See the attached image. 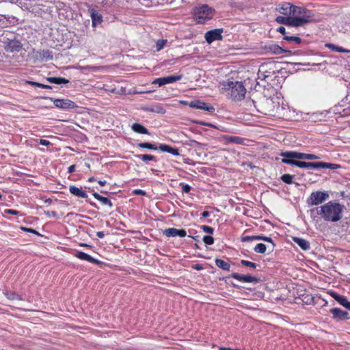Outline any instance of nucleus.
Returning a JSON list of instances; mask_svg holds the SVG:
<instances>
[{"instance_id": "obj_22", "label": "nucleus", "mask_w": 350, "mask_h": 350, "mask_svg": "<svg viewBox=\"0 0 350 350\" xmlns=\"http://www.w3.org/2000/svg\"><path fill=\"white\" fill-rule=\"evenodd\" d=\"M332 295L342 306H343L347 309L350 310V302L347 300V299L345 297L338 295L336 293H332Z\"/></svg>"}, {"instance_id": "obj_42", "label": "nucleus", "mask_w": 350, "mask_h": 350, "mask_svg": "<svg viewBox=\"0 0 350 350\" xmlns=\"http://www.w3.org/2000/svg\"><path fill=\"white\" fill-rule=\"evenodd\" d=\"M180 186L182 188V192L183 193H188L190 192L191 189V187L190 185H187V184H185L183 183H180Z\"/></svg>"}, {"instance_id": "obj_21", "label": "nucleus", "mask_w": 350, "mask_h": 350, "mask_svg": "<svg viewBox=\"0 0 350 350\" xmlns=\"http://www.w3.org/2000/svg\"><path fill=\"white\" fill-rule=\"evenodd\" d=\"M3 295L8 299L11 300V301H14V300L23 301V298L22 297V296L14 291H4Z\"/></svg>"}, {"instance_id": "obj_57", "label": "nucleus", "mask_w": 350, "mask_h": 350, "mask_svg": "<svg viewBox=\"0 0 350 350\" xmlns=\"http://www.w3.org/2000/svg\"><path fill=\"white\" fill-rule=\"evenodd\" d=\"M42 88L43 89H51L52 88L51 85L43 84Z\"/></svg>"}, {"instance_id": "obj_40", "label": "nucleus", "mask_w": 350, "mask_h": 350, "mask_svg": "<svg viewBox=\"0 0 350 350\" xmlns=\"http://www.w3.org/2000/svg\"><path fill=\"white\" fill-rule=\"evenodd\" d=\"M206 245H213L214 243V238L212 236L205 235L202 239Z\"/></svg>"}, {"instance_id": "obj_59", "label": "nucleus", "mask_w": 350, "mask_h": 350, "mask_svg": "<svg viewBox=\"0 0 350 350\" xmlns=\"http://www.w3.org/2000/svg\"><path fill=\"white\" fill-rule=\"evenodd\" d=\"M81 245H82V246H84V247H90V245H87V244H82Z\"/></svg>"}, {"instance_id": "obj_41", "label": "nucleus", "mask_w": 350, "mask_h": 350, "mask_svg": "<svg viewBox=\"0 0 350 350\" xmlns=\"http://www.w3.org/2000/svg\"><path fill=\"white\" fill-rule=\"evenodd\" d=\"M20 228L23 232H30V233L36 234L38 236H40V234L38 232H37L36 230L33 229V228H27V227H24V226H21Z\"/></svg>"}, {"instance_id": "obj_12", "label": "nucleus", "mask_w": 350, "mask_h": 350, "mask_svg": "<svg viewBox=\"0 0 350 350\" xmlns=\"http://www.w3.org/2000/svg\"><path fill=\"white\" fill-rule=\"evenodd\" d=\"M54 105L59 109H73L75 107V103L69 99H53Z\"/></svg>"}, {"instance_id": "obj_51", "label": "nucleus", "mask_w": 350, "mask_h": 350, "mask_svg": "<svg viewBox=\"0 0 350 350\" xmlns=\"http://www.w3.org/2000/svg\"><path fill=\"white\" fill-rule=\"evenodd\" d=\"M277 31L282 33V35H284V36H286V29L284 27L280 26V27L278 28Z\"/></svg>"}, {"instance_id": "obj_56", "label": "nucleus", "mask_w": 350, "mask_h": 350, "mask_svg": "<svg viewBox=\"0 0 350 350\" xmlns=\"http://www.w3.org/2000/svg\"><path fill=\"white\" fill-rule=\"evenodd\" d=\"M98 183L100 185V186H105L106 184H107V182L105 180H98Z\"/></svg>"}, {"instance_id": "obj_43", "label": "nucleus", "mask_w": 350, "mask_h": 350, "mask_svg": "<svg viewBox=\"0 0 350 350\" xmlns=\"http://www.w3.org/2000/svg\"><path fill=\"white\" fill-rule=\"evenodd\" d=\"M167 42V40H159L157 42V51H160L161 50L164 46L165 45Z\"/></svg>"}, {"instance_id": "obj_30", "label": "nucleus", "mask_w": 350, "mask_h": 350, "mask_svg": "<svg viewBox=\"0 0 350 350\" xmlns=\"http://www.w3.org/2000/svg\"><path fill=\"white\" fill-rule=\"evenodd\" d=\"M256 240H262L265 242L269 243L271 245V250L273 251L275 247V243L273 241L272 238L269 237H266L262 234L260 235H256Z\"/></svg>"}, {"instance_id": "obj_52", "label": "nucleus", "mask_w": 350, "mask_h": 350, "mask_svg": "<svg viewBox=\"0 0 350 350\" xmlns=\"http://www.w3.org/2000/svg\"><path fill=\"white\" fill-rule=\"evenodd\" d=\"M75 170H76V165H71L68 168V173L72 174L74 172H75Z\"/></svg>"}, {"instance_id": "obj_33", "label": "nucleus", "mask_w": 350, "mask_h": 350, "mask_svg": "<svg viewBox=\"0 0 350 350\" xmlns=\"http://www.w3.org/2000/svg\"><path fill=\"white\" fill-rule=\"evenodd\" d=\"M267 250V246L264 243H258L254 247V251L258 254H265Z\"/></svg>"}, {"instance_id": "obj_11", "label": "nucleus", "mask_w": 350, "mask_h": 350, "mask_svg": "<svg viewBox=\"0 0 350 350\" xmlns=\"http://www.w3.org/2000/svg\"><path fill=\"white\" fill-rule=\"evenodd\" d=\"M189 106L194 109H202L211 113L215 111V108L213 107V106L208 105L206 103L199 100H196L190 102Z\"/></svg>"}, {"instance_id": "obj_35", "label": "nucleus", "mask_w": 350, "mask_h": 350, "mask_svg": "<svg viewBox=\"0 0 350 350\" xmlns=\"http://www.w3.org/2000/svg\"><path fill=\"white\" fill-rule=\"evenodd\" d=\"M293 177L294 176L293 175H291V174H284L281 176L280 179L284 183L290 185V184H292L293 183Z\"/></svg>"}, {"instance_id": "obj_15", "label": "nucleus", "mask_w": 350, "mask_h": 350, "mask_svg": "<svg viewBox=\"0 0 350 350\" xmlns=\"http://www.w3.org/2000/svg\"><path fill=\"white\" fill-rule=\"evenodd\" d=\"M330 313L333 314V319L336 320H347L349 319V314L347 312L341 310L340 308H334L329 310Z\"/></svg>"}, {"instance_id": "obj_45", "label": "nucleus", "mask_w": 350, "mask_h": 350, "mask_svg": "<svg viewBox=\"0 0 350 350\" xmlns=\"http://www.w3.org/2000/svg\"><path fill=\"white\" fill-rule=\"evenodd\" d=\"M256 240V235L253 236H243L241 237L242 242H250Z\"/></svg>"}, {"instance_id": "obj_29", "label": "nucleus", "mask_w": 350, "mask_h": 350, "mask_svg": "<svg viewBox=\"0 0 350 350\" xmlns=\"http://www.w3.org/2000/svg\"><path fill=\"white\" fill-rule=\"evenodd\" d=\"M215 265L220 269L224 271H229L230 268V265L221 259L216 258L215 260Z\"/></svg>"}, {"instance_id": "obj_60", "label": "nucleus", "mask_w": 350, "mask_h": 350, "mask_svg": "<svg viewBox=\"0 0 350 350\" xmlns=\"http://www.w3.org/2000/svg\"><path fill=\"white\" fill-rule=\"evenodd\" d=\"M81 245H82V246H84V247H90V245H87V244H82Z\"/></svg>"}, {"instance_id": "obj_2", "label": "nucleus", "mask_w": 350, "mask_h": 350, "mask_svg": "<svg viewBox=\"0 0 350 350\" xmlns=\"http://www.w3.org/2000/svg\"><path fill=\"white\" fill-rule=\"evenodd\" d=\"M312 216H320L326 221L336 222L342 217L343 206L338 202H328L310 210Z\"/></svg>"}, {"instance_id": "obj_38", "label": "nucleus", "mask_w": 350, "mask_h": 350, "mask_svg": "<svg viewBox=\"0 0 350 350\" xmlns=\"http://www.w3.org/2000/svg\"><path fill=\"white\" fill-rule=\"evenodd\" d=\"M150 111L152 112H156V113H160V114H164L166 111L165 109L161 105H157V106L154 107L153 108H151L150 109Z\"/></svg>"}, {"instance_id": "obj_18", "label": "nucleus", "mask_w": 350, "mask_h": 350, "mask_svg": "<svg viewBox=\"0 0 350 350\" xmlns=\"http://www.w3.org/2000/svg\"><path fill=\"white\" fill-rule=\"evenodd\" d=\"M159 149L162 152H166L174 156H178L180 154L178 148L172 147L165 144H161L159 146Z\"/></svg>"}, {"instance_id": "obj_20", "label": "nucleus", "mask_w": 350, "mask_h": 350, "mask_svg": "<svg viewBox=\"0 0 350 350\" xmlns=\"http://www.w3.org/2000/svg\"><path fill=\"white\" fill-rule=\"evenodd\" d=\"M293 241L297 243L303 250L307 251L310 248V245L308 241L299 238V237H293Z\"/></svg>"}, {"instance_id": "obj_39", "label": "nucleus", "mask_w": 350, "mask_h": 350, "mask_svg": "<svg viewBox=\"0 0 350 350\" xmlns=\"http://www.w3.org/2000/svg\"><path fill=\"white\" fill-rule=\"evenodd\" d=\"M284 39L288 42H295L297 44H300L301 42V39L297 36H284Z\"/></svg>"}, {"instance_id": "obj_17", "label": "nucleus", "mask_w": 350, "mask_h": 350, "mask_svg": "<svg viewBox=\"0 0 350 350\" xmlns=\"http://www.w3.org/2000/svg\"><path fill=\"white\" fill-rule=\"evenodd\" d=\"M75 256L80 260H86L97 265H101L103 264V262L98 260V259L94 258L90 255L83 252H77L75 254Z\"/></svg>"}, {"instance_id": "obj_50", "label": "nucleus", "mask_w": 350, "mask_h": 350, "mask_svg": "<svg viewBox=\"0 0 350 350\" xmlns=\"http://www.w3.org/2000/svg\"><path fill=\"white\" fill-rule=\"evenodd\" d=\"M29 83L33 86L38 87V88H42V86H43L42 83H40L38 82L29 81Z\"/></svg>"}, {"instance_id": "obj_32", "label": "nucleus", "mask_w": 350, "mask_h": 350, "mask_svg": "<svg viewBox=\"0 0 350 350\" xmlns=\"http://www.w3.org/2000/svg\"><path fill=\"white\" fill-rule=\"evenodd\" d=\"M135 157L141 159L144 162H148L149 161H154L156 162L157 161L154 156L151 155V154H137V155H135Z\"/></svg>"}, {"instance_id": "obj_24", "label": "nucleus", "mask_w": 350, "mask_h": 350, "mask_svg": "<svg viewBox=\"0 0 350 350\" xmlns=\"http://www.w3.org/2000/svg\"><path fill=\"white\" fill-rule=\"evenodd\" d=\"M131 129L137 133L146 135L149 134L148 130L139 123H133L131 125Z\"/></svg>"}, {"instance_id": "obj_46", "label": "nucleus", "mask_w": 350, "mask_h": 350, "mask_svg": "<svg viewBox=\"0 0 350 350\" xmlns=\"http://www.w3.org/2000/svg\"><path fill=\"white\" fill-rule=\"evenodd\" d=\"M132 193L133 195L146 196V192L145 191L139 189H134L132 191Z\"/></svg>"}, {"instance_id": "obj_13", "label": "nucleus", "mask_w": 350, "mask_h": 350, "mask_svg": "<svg viewBox=\"0 0 350 350\" xmlns=\"http://www.w3.org/2000/svg\"><path fill=\"white\" fill-rule=\"evenodd\" d=\"M231 277L242 282L258 283L259 279L250 275H241L238 273H232Z\"/></svg>"}, {"instance_id": "obj_61", "label": "nucleus", "mask_w": 350, "mask_h": 350, "mask_svg": "<svg viewBox=\"0 0 350 350\" xmlns=\"http://www.w3.org/2000/svg\"><path fill=\"white\" fill-rule=\"evenodd\" d=\"M194 143H195L196 144H198V145L199 144V143H198V142H196V141H194Z\"/></svg>"}, {"instance_id": "obj_48", "label": "nucleus", "mask_w": 350, "mask_h": 350, "mask_svg": "<svg viewBox=\"0 0 350 350\" xmlns=\"http://www.w3.org/2000/svg\"><path fill=\"white\" fill-rule=\"evenodd\" d=\"M4 213H7V214L14 215H18L20 214L19 211H18L16 210H14V209H5L4 211Z\"/></svg>"}, {"instance_id": "obj_26", "label": "nucleus", "mask_w": 350, "mask_h": 350, "mask_svg": "<svg viewBox=\"0 0 350 350\" xmlns=\"http://www.w3.org/2000/svg\"><path fill=\"white\" fill-rule=\"evenodd\" d=\"M40 57L45 61L52 60L53 58V52L49 49H44L38 52Z\"/></svg>"}, {"instance_id": "obj_10", "label": "nucleus", "mask_w": 350, "mask_h": 350, "mask_svg": "<svg viewBox=\"0 0 350 350\" xmlns=\"http://www.w3.org/2000/svg\"><path fill=\"white\" fill-rule=\"evenodd\" d=\"M280 156L283 157L282 159V163L288 165H290L288 162L289 161H297L296 159H301V152L295 151L282 152L280 153Z\"/></svg>"}, {"instance_id": "obj_6", "label": "nucleus", "mask_w": 350, "mask_h": 350, "mask_svg": "<svg viewBox=\"0 0 350 350\" xmlns=\"http://www.w3.org/2000/svg\"><path fill=\"white\" fill-rule=\"evenodd\" d=\"M275 74V64L273 63L262 64L258 69V79L267 80Z\"/></svg>"}, {"instance_id": "obj_58", "label": "nucleus", "mask_w": 350, "mask_h": 350, "mask_svg": "<svg viewBox=\"0 0 350 350\" xmlns=\"http://www.w3.org/2000/svg\"><path fill=\"white\" fill-rule=\"evenodd\" d=\"M94 180H95V178L94 177H90V178H88V182H90V183H92V182H93Z\"/></svg>"}, {"instance_id": "obj_7", "label": "nucleus", "mask_w": 350, "mask_h": 350, "mask_svg": "<svg viewBox=\"0 0 350 350\" xmlns=\"http://www.w3.org/2000/svg\"><path fill=\"white\" fill-rule=\"evenodd\" d=\"M329 198V194L326 191H314L312 192L310 197L307 199V203L309 206L319 205Z\"/></svg>"}, {"instance_id": "obj_19", "label": "nucleus", "mask_w": 350, "mask_h": 350, "mask_svg": "<svg viewBox=\"0 0 350 350\" xmlns=\"http://www.w3.org/2000/svg\"><path fill=\"white\" fill-rule=\"evenodd\" d=\"M69 191L72 195L77 197L83 198H87L88 197L87 193L85 191H83L81 188H79L75 185L70 186Z\"/></svg>"}, {"instance_id": "obj_54", "label": "nucleus", "mask_w": 350, "mask_h": 350, "mask_svg": "<svg viewBox=\"0 0 350 350\" xmlns=\"http://www.w3.org/2000/svg\"><path fill=\"white\" fill-rule=\"evenodd\" d=\"M96 236L100 239H103L105 237V233L103 231H99L96 232Z\"/></svg>"}, {"instance_id": "obj_31", "label": "nucleus", "mask_w": 350, "mask_h": 350, "mask_svg": "<svg viewBox=\"0 0 350 350\" xmlns=\"http://www.w3.org/2000/svg\"><path fill=\"white\" fill-rule=\"evenodd\" d=\"M137 146L138 148H147L153 150H157L159 149V147L157 145L148 142H141L137 144Z\"/></svg>"}, {"instance_id": "obj_9", "label": "nucleus", "mask_w": 350, "mask_h": 350, "mask_svg": "<svg viewBox=\"0 0 350 350\" xmlns=\"http://www.w3.org/2000/svg\"><path fill=\"white\" fill-rule=\"evenodd\" d=\"M183 78L182 75H171L165 77L157 78L152 81V84L162 86L165 84L172 83L180 80Z\"/></svg>"}, {"instance_id": "obj_47", "label": "nucleus", "mask_w": 350, "mask_h": 350, "mask_svg": "<svg viewBox=\"0 0 350 350\" xmlns=\"http://www.w3.org/2000/svg\"><path fill=\"white\" fill-rule=\"evenodd\" d=\"M107 92H111V93H118V91H116V88H108L107 85H104L103 87L101 88Z\"/></svg>"}, {"instance_id": "obj_49", "label": "nucleus", "mask_w": 350, "mask_h": 350, "mask_svg": "<svg viewBox=\"0 0 350 350\" xmlns=\"http://www.w3.org/2000/svg\"><path fill=\"white\" fill-rule=\"evenodd\" d=\"M38 143L42 146H49L51 144V142L49 140L40 139Z\"/></svg>"}, {"instance_id": "obj_53", "label": "nucleus", "mask_w": 350, "mask_h": 350, "mask_svg": "<svg viewBox=\"0 0 350 350\" xmlns=\"http://www.w3.org/2000/svg\"><path fill=\"white\" fill-rule=\"evenodd\" d=\"M193 268L196 270L200 271L203 269V267L200 264H196L193 266Z\"/></svg>"}, {"instance_id": "obj_34", "label": "nucleus", "mask_w": 350, "mask_h": 350, "mask_svg": "<svg viewBox=\"0 0 350 350\" xmlns=\"http://www.w3.org/2000/svg\"><path fill=\"white\" fill-rule=\"evenodd\" d=\"M326 46L332 49V51H337V52H342V53H347L349 52L348 50L347 49H345L344 48L341 47V46H336L333 44H326Z\"/></svg>"}, {"instance_id": "obj_25", "label": "nucleus", "mask_w": 350, "mask_h": 350, "mask_svg": "<svg viewBox=\"0 0 350 350\" xmlns=\"http://www.w3.org/2000/svg\"><path fill=\"white\" fill-rule=\"evenodd\" d=\"M224 139L227 143H234L237 144H243L245 139L238 137V136H228L226 135L224 137Z\"/></svg>"}, {"instance_id": "obj_23", "label": "nucleus", "mask_w": 350, "mask_h": 350, "mask_svg": "<svg viewBox=\"0 0 350 350\" xmlns=\"http://www.w3.org/2000/svg\"><path fill=\"white\" fill-rule=\"evenodd\" d=\"M92 196L94 197L95 199L98 200L103 205H107L110 208L113 206L111 201L108 198L103 197L96 192H93Z\"/></svg>"}, {"instance_id": "obj_36", "label": "nucleus", "mask_w": 350, "mask_h": 350, "mask_svg": "<svg viewBox=\"0 0 350 350\" xmlns=\"http://www.w3.org/2000/svg\"><path fill=\"white\" fill-rule=\"evenodd\" d=\"M301 159H308V160H313V159H318L319 157L314 154H308V153H303L301 152Z\"/></svg>"}, {"instance_id": "obj_63", "label": "nucleus", "mask_w": 350, "mask_h": 350, "mask_svg": "<svg viewBox=\"0 0 350 350\" xmlns=\"http://www.w3.org/2000/svg\"><path fill=\"white\" fill-rule=\"evenodd\" d=\"M1 198H2V195H1V193H0V200H1Z\"/></svg>"}, {"instance_id": "obj_62", "label": "nucleus", "mask_w": 350, "mask_h": 350, "mask_svg": "<svg viewBox=\"0 0 350 350\" xmlns=\"http://www.w3.org/2000/svg\"><path fill=\"white\" fill-rule=\"evenodd\" d=\"M202 125H208V124H206V123H202Z\"/></svg>"}, {"instance_id": "obj_1", "label": "nucleus", "mask_w": 350, "mask_h": 350, "mask_svg": "<svg viewBox=\"0 0 350 350\" xmlns=\"http://www.w3.org/2000/svg\"><path fill=\"white\" fill-rule=\"evenodd\" d=\"M275 11L282 14L275 18V21L279 24L298 27L313 21L312 11L289 2L283 1L277 4Z\"/></svg>"}, {"instance_id": "obj_16", "label": "nucleus", "mask_w": 350, "mask_h": 350, "mask_svg": "<svg viewBox=\"0 0 350 350\" xmlns=\"http://www.w3.org/2000/svg\"><path fill=\"white\" fill-rule=\"evenodd\" d=\"M90 17L92 19V23L93 27H96L97 25L101 24L103 22V16L95 8H90L88 10Z\"/></svg>"}, {"instance_id": "obj_4", "label": "nucleus", "mask_w": 350, "mask_h": 350, "mask_svg": "<svg viewBox=\"0 0 350 350\" xmlns=\"http://www.w3.org/2000/svg\"><path fill=\"white\" fill-rule=\"evenodd\" d=\"M193 18L198 23L204 24L212 19L215 15V10L206 4L193 9Z\"/></svg>"}, {"instance_id": "obj_28", "label": "nucleus", "mask_w": 350, "mask_h": 350, "mask_svg": "<svg viewBox=\"0 0 350 350\" xmlns=\"http://www.w3.org/2000/svg\"><path fill=\"white\" fill-rule=\"evenodd\" d=\"M269 51L275 55H282L286 52V50L283 49L282 47L277 44H271L269 46Z\"/></svg>"}, {"instance_id": "obj_14", "label": "nucleus", "mask_w": 350, "mask_h": 350, "mask_svg": "<svg viewBox=\"0 0 350 350\" xmlns=\"http://www.w3.org/2000/svg\"><path fill=\"white\" fill-rule=\"evenodd\" d=\"M163 234L167 237H174L178 236L180 237H185L187 235V232L185 229H176L174 228H167L163 231Z\"/></svg>"}, {"instance_id": "obj_3", "label": "nucleus", "mask_w": 350, "mask_h": 350, "mask_svg": "<svg viewBox=\"0 0 350 350\" xmlns=\"http://www.w3.org/2000/svg\"><path fill=\"white\" fill-rule=\"evenodd\" d=\"M222 93L234 101H241L244 99L246 89L242 82L230 81L229 79L222 82Z\"/></svg>"}, {"instance_id": "obj_55", "label": "nucleus", "mask_w": 350, "mask_h": 350, "mask_svg": "<svg viewBox=\"0 0 350 350\" xmlns=\"http://www.w3.org/2000/svg\"><path fill=\"white\" fill-rule=\"evenodd\" d=\"M201 215L203 217H208L210 215V213L208 211H204L201 213Z\"/></svg>"}, {"instance_id": "obj_44", "label": "nucleus", "mask_w": 350, "mask_h": 350, "mask_svg": "<svg viewBox=\"0 0 350 350\" xmlns=\"http://www.w3.org/2000/svg\"><path fill=\"white\" fill-rule=\"evenodd\" d=\"M201 228L202 229V230L204 232L208 233V234H211L214 232V229L212 227L208 226L202 225L201 226Z\"/></svg>"}, {"instance_id": "obj_5", "label": "nucleus", "mask_w": 350, "mask_h": 350, "mask_svg": "<svg viewBox=\"0 0 350 350\" xmlns=\"http://www.w3.org/2000/svg\"><path fill=\"white\" fill-rule=\"evenodd\" d=\"M291 165H295L300 168H312V169H321L326 168L331 170H336L340 167L338 164L329 163L326 162H305V161H288Z\"/></svg>"}, {"instance_id": "obj_8", "label": "nucleus", "mask_w": 350, "mask_h": 350, "mask_svg": "<svg viewBox=\"0 0 350 350\" xmlns=\"http://www.w3.org/2000/svg\"><path fill=\"white\" fill-rule=\"evenodd\" d=\"M223 29H215L208 31L204 36L205 40L208 43H211L215 40H221Z\"/></svg>"}, {"instance_id": "obj_27", "label": "nucleus", "mask_w": 350, "mask_h": 350, "mask_svg": "<svg viewBox=\"0 0 350 350\" xmlns=\"http://www.w3.org/2000/svg\"><path fill=\"white\" fill-rule=\"evenodd\" d=\"M46 81L51 83L55 84H66L69 83V80L64 77H50L46 78Z\"/></svg>"}, {"instance_id": "obj_37", "label": "nucleus", "mask_w": 350, "mask_h": 350, "mask_svg": "<svg viewBox=\"0 0 350 350\" xmlns=\"http://www.w3.org/2000/svg\"><path fill=\"white\" fill-rule=\"evenodd\" d=\"M241 264L243 266L247 267L253 269H256L258 266L256 263L246 260H241Z\"/></svg>"}]
</instances>
